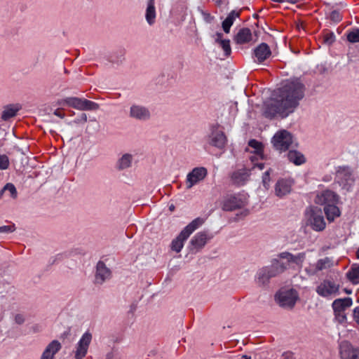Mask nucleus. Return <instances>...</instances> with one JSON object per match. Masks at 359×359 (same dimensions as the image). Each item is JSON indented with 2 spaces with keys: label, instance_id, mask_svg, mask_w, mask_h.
I'll list each match as a JSON object with an SVG mask.
<instances>
[{
  "label": "nucleus",
  "instance_id": "obj_45",
  "mask_svg": "<svg viewBox=\"0 0 359 359\" xmlns=\"http://www.w3.org/2000/svg\"><path fill=\"white\" fill-rule=\"evenodd\" d=\"M335 319L340 323H343L346 320V316L344 312H334Z\"/></svg>",
  "mask_w": 359,
  "mask_h": 359
},
{
  "label": "nucleus",
  "instance_id": "obj_19",
  "mask_svg": "<svg viewBox=\"0 0 359 359\" xmlns=\"http://www.w3.org/2000/svg\"><path fill=\"white\" fill-rule=\"evenodd\" d=\"M208 142L213 147L223 149L226 144V137L223 131L217 127H213L208 137Z\"/></svg>",
  "mask_w": 359,
  "mask_h": 359
},
{
  "label": "nucleus",
  "instance_id": "obj_33",
  "mask_svg": "<svg viewBox=\"0 0 359 359\" xmlns=\"http://www.w3.org/2000/svg\"><path fill=\"white\" fill-rule=\"evenodd\" d=\"M145 18L147 22L150 25H153L156 18V9L154 6V0H149L146 10Z\"/></svg>",
  "mask_w": 359,
  "mask_h": 359
},
{
  "label": "nucleus",
  "instance_id": "obj_44",
  "mask_svg": "<svg viewBox=\"0 0 359 359\" xmlns=\"http://www.w3.org/2000/svg\"><path fill=\"white\" fill-rule=\"evenodd\" d=\"M330 18L332 21H334L335 22H338L341 20L342 16L339 11H333L331 12V13L330 15Z\"/></svg>",
  "mask_w": 359,
  "mask_h": 359
},
{
  "label": "nucleus",
  "instance_id": "obj_46",
  "mask_svg": "<svg viewBox=\"0 0 359 359\" xmlns=\"http://www.w3.org/2000/svg\"><path fill=\"white\" fill-rule=\"evenodd\" d=\"M14 321L18 325H22L25 321V316L22 313H16L14 316Z\"/></svg>",
  "mask_w": 359,
  "mask_h": 359
},
{
  "label": "nucleus",
  "instance_id": "obj_29",
  "mask_svg": "<svg viewBox=\"0 0 359 359\" xmlns=\"http://www.w3.org/2000/svg\"><path fill=\"white\" fill-rule=\"evenodd\" d=\"M62 346L59 341L53 340L46 347L43 353L48 355L50 358L53 359L55 355L61 349Z\"/></svg>",
  "mask_w": 359,
  "mask_h": 359
},
{
  "label": "nucleus",
  "instance_id": "obj_15",
  "mask_svg": "<svg viewBox=\"0 0 359 359\" xmlns=\"http://www.w3.org/2000/svg\"><path fill=\"white\" fill-rule=\"evenodd\" d=\"M92 337V334L88 331L82 335L74 351L75 359H83L86 355Z\"/></svg>",
  "mask_w": 359,
  "mask_h": 359
},
{
  "label": "nucleus",
  "instance_id": "obj_2",
  "mask_svg": "<svg viewBox=\"0 0 359 359\" xmlns=\"http://www.w3.org/2000/svg\"><path fill=\"white\" fill-rule=\"evenodd\" d=\"M286 269L287 266L283 263H280L278 259H274L271 266L258 270L255 276V280L258 285H264L269 283L271 278L278 276Z\"/></svg>",
  "mask_w": 359,
  "mask_h": 359
},
{
  "label": "nucleus",
  "instance_id": "obj_38",
  "mask_svg": "<svg viewBox=\"0 0 359 359\" xmlns=\"http://www.w3.org/2000/svg\"><path fill=\"white\" fill-rule=\"evenodd\" d=\"M347 39L351 43L359 42V29L350 32L347 35Z\"/></svg>",
  "mask_w": 359,
  "mask_h": 359
},
{
  "label": "nucleus",
  "instance_id": "obj_1",
  "mask_svg": "<svg viewBox=\"0 0 359 359\" xmlns=\"http://www.w3.org/2000/svg\"><path fill=\"white\" fill-rule=\"evenodd\" d=\"M305 89V86L299 79H291L278 88V96L285 106V109L292 113L304 98Z\"/></svg>",
  "mask_w": 359,
  "mask_h": 359
},
{
  "label": "nucleus",
  "instance_id": "obj_5",
  "mask_svg": "<svg viewBox=\"0 0 359 359\" xmlns=\"http://www.w3.org/2000/svg\"><path fill=\"white\" fill-rule=\"evenodd\" d=\"M306 224L316 231H322L325 229L326 223L320 208L310 207L305 212Z\"/></svg>",
  "mask_w": 359,
  "mask_h": 359
},
{
  "label": "nucleus",
  "instance_id": "obj_50",
  "mask_svg": "<svg viewBox=\"0 0 359 359\" xmlns=\"http://www.w3.org/2000/svg\"><path fill=\"white\" fill-rule=\"evenodd\" d=\"M54 114L56 115L57 116L60 117V118H63L64 117V114H62L58 110H56L54 112Z\"/></svg>",
  "mask_w": 359,
  "mask_h": 359
},
{
  "label": "nucleus",
  "instance_id": "obj_51",
  "mask_svg": "<svg viewBox=\"0 0 359 359\" xmlns=\"http://www.w3.org/2000/svg\"><path fill=\"white\" fill-rule=\"evenodd\" d=\"M40 359H52V358H50V357H49L48 355L42 353V355H41Z\"/></svg>",
  "mask_w": 359,
  "mask_h": 359
},
{
  "label": "nucleus",
  "instance_id": "obj_34",
  "mask_svg": "<svg viewBox=\"0 0 359 359\" xmlns=\"http://www.w3.org/2000/svg\"><path fill=\"white\" fill-rule=\"evenodd\" d=\"M346 277L354 285L359 283V265L354 264L346 273Z\"/></svg>",
  "mask_w": 359,
  "mask_h": 359
},
{
  "label": "nucleus",
  "instance_id": "obj_55",
  "mask_svg": "<svg viewBox=\"0 0 359 359\" xmlns=\"http://www.w3.org/2000/svg\"><path fill=\"white\" fill-rule=\"evenodd\" d=\"M299 0H287V1L289 2H292V3H295L297 1H298Z\"/></svg>",
  "mask_w": 359,
  "mask_h": 359
},
{
  "label": "nucleus",
  "instance_id": "obj_22",
  "mask_svg": "<svg viewBox=\"0 0 359 359\" xmlns=\"http://www.w3.org/2000/svg\"><path fill=\"white\" fill-rule=\"evenodd\" d=\"M250 177V170L243 168L234 171L231 175V180L234 184L238 186L243 185Z\"/></svg>",
  "mask_w": 359,
  "mask_h": 359
},
{
  "label": "nucleus",
  "instance_id": "obj_14",
  "mask_svg": "<svg viewBox=\"0 0 359 359\" xmlns=\"http://www.w3.org/2000/svg\"><path fill=\"white\" fill-rule=\"evenodd\" d=\"M128 116L133 120L143 122L148 121L151 118V112L144 105L133 104L129 108Z\"/></svg>",
  "mask_w": 359,
  "mask_h": 359
},
{
  "label": "nucleus",
  "instance_id": "obj_7",
  "mask_svg": "<svg viewBox=\"0 0 359 359\" xmlns=\"http://www.w3.org/2000/svg\"><path fill=\"white\" fill-rule=\"evenodd\" d=\"M61 104L67 105L77 110H90L94 111L99 109V104L95 102L76 97H69L62 100Z\"/></svg>",
  "mask_w": 359,
  "mask_h": 359
},
{
  "label": "nucleus",
  "instance_id": "obj_17",
  "mask_svg": "<svg viewBox=\"0 0 359 359\" xmlns=\"http://www.w3.org/2000/svg\"><path fill=\"white\" fill-rule=\"evenodd\" d=\"M212 238V235H210L206 231H200L197 233L190 241V250L198 252L201 250L208 243L209 240Z\"/></svg>",
  "mask_w": 359,
  "mask_h": 359
},
{
  "label": "nucleus",
  "instance_id": "obj_21",
  "mask_svg": "<svg viewBox=\"0 0 359 359\" xmlns=\"http://www.w3.org/2000/svg\"><path fill=\"white\" fill-rule=\"evenodd\" d=\"M271 55V51L266 43H262L254 50V56L258 62H262L267 60Z\"/></svg>",
  "mask_w": 359,
  "mask_h": 359
},
{
  "label": "nucleus",
  "instance_id": "obj_56",
  "mask_svg": "<svg viewBox=\"0 0 359 359\" xmlns=\"http://www.w3.org/2000/svg\"><path fill=\"white\" fill-rule=\"evenodd\" d=\"M356 255H357V258L359 259V247H358V249L356 252Z\"/></svg>",
  "mask_w": 359,
  "mask_h": 359
},
{
  "label": "nucleus",
  "instance_id": "obj_23",
  "mask_svg": "<svg viewBox=\"0 0 359 359\" xmlns=\"http://www.w3.org/2000/svg\"><path fill=\"white\" fill-rule=\"evenodd\" d=\"M111 276L110 270L105 266L104 262H99L97 264L95 280L97 283L102 284Z\"/></svg>",
  "mask_w": 359,
  "mask_h": 359
},
{
  "label": "nucleus",
  "instance_id": "obj_35",
  "mask_svg": "<svg viewBox=\"0 0 359 359\" xmlns=\"http://www.w3.org/2000/svg\"><path fill=\"white\" fill-rule=\"evenodd\" d=\"M239 17V13L236 12L235 11H232L228 15L226 18L222 22V29L226 33H229L230 31V28L233 24L236 18Z\"/></svg>",
  "mask_w": 359,
  "mask_h": 359
},
{
  "label": "nucleus",
  "instance_id": "obj_53",
  "mask_svg": "<svg viewBox=\"0 0 359 359\" xmlns=\"http://www.w3.org/2000/svg\"><path fill=\"white\" fill-rule=\"evenodd\" d=\"M82 119H83L84 121H87V116H86V114H82Z\"/></svg>",
  "mask_w": 359,
  "mask_h": 359
},
{
  "label": "nucleus",
  "instance_id": "obj_13",
  "mask_svg": "<svg viewBox=\"0 0 359 359\" xmlns=\"http://www.w3.org/2000/svg\"><path fill=\"white\" fill-rule=\"evenodd\" d=\"M208 175V170L204 167H196L190 171L186 177V187L187 189L202 182Z\"/></svg>",
  "mask_w": 359,
  "mask_h": 359
},
{
  "label": "nucleus",
  "instance_id": "obj_30",
  "mask_svg": "<svg viewBox=\"0 0 359 359\" xmlns=\"http://www.w3.org/2000/svg\"><path fill=\"white\" fill-rule=\"evenodd\" d=\"M222 33H217L215 34V42L219 45L223 49L225 56L230 55L231 53V48L230 46V41L222 39Z\"/></svg>",
  "mask_w": 359,
  "mask_h": 359
},
{
  "label": "nucleus",
  "instance_id": "obj_25",
  "mask_svg": "<svg viewBox=\"0 0 359 359\" xmlns=\"http://www.w3.org/2000/svg\"><path fill=\"white\" fill-rule=\"evenodd\" d=\"M352 299L349 297L335 299L332 304L334 312H345L352 305Z\"/></svg>",
  "mask_w": 359,
  "mask_h": 359
},
{
  "label": "nucleus",
  "instance_id": "obj_31",
  "mask_svg": "<svg viewBox=\"0 0 359 359\" xmlns=\"http://www.w3.org/2000/svg\"><path fill=\"white\" fill-rule=\"evenodd\" d=\"M20 108L21 107L19 104H11L6 106L2 111L1 118L4 121H7L11 118L14 117Z\"/></svg>",
  "mask_w": 359,
  "mask_h": 359
},
{
  "label": "nucleus",
  "instance_id": "obj_42",
  "mask_svg": "<svg viewBox=\"0 0 359 359\" xmlns=\"http://www.w3.org/2000/svg\"><path fill=\"white\" fill-rule=\"evenodd\" d=\"M305 271L309 276L316 275L319 272V270L317 269L316 263L313 264H309V266L305 268Z\"/></svg>",
  "mask_w": 359,
  "mask_h": 359
},
{
  "label": "nucleus",
  "instance_id": "obj_10",
  "mask_svg": "<svg viewBox=\"0 0 359 359\" xmlns=\"http://www.w3.org/2000/svg\"><path fill=\"white\" fill-rule=\"evenodd\" d=\"M271 142L276 150L285 151L292 144V136L288 131L282 130L274 135Z\"/></svg>",
  "mask_w": 359,
  "mask_h": 359
},
{
  "label": "nucleus",
  "instance_id": "obj_48",
  "mask_svg": "<svg viewBox=\"0 0 359 359\" xmlns=\"http://www.w3.org/2000/svg\"><path fill=\"white\" fill-rule=\"evenodd\" d=\"M353 315L356 322L359 324V306L354 309Z\"/></svg>",
  "mask_w": 359,
  "mask_h": 359
},
{
  "label": "nucleus",
  "instance_id": "obj_9",
  "mask_svg": "<svg viewBox=\"0 0 359 359\" xmlns=\"http://www.w3.org/2000/svg\"><path fill=\"white\" fill-rule=\"evenodd\" d=\"M316 292L322 297L332 299L339 294V285L333 280L325 279L316 287Z\"/></svg>",
  "mask_w": 359,
  "mask_h": 359
},
{
  "label": "nucleus",
  "instance_id": "obj_54",
  "mask_svg": "<svg viewBox=\"0 0 359 359\" xmlns=\"http://www.w3.org/2000/svg\"><path fill=\"white\" fill-rule=\"evenodd\" d=\"M111 353L107 354V359H111Z\"/></svg>",
  "mask_w": 359,
  "mask_h": 359
},
{
  "label": "nucleus",
  "instance_id": "obj_20",
  "mask_svg": "<svg viewBox=\"0 0 359 359\" xmlns=\"http://www.w3.org/2000/svg\"><path fill=\"white\" fill-rule=\"evenodd\" d=\"M339 355L341 359H359V348L348 341H342L339 345Z\"/></svg>",
  "mask_w": 359,
  "mask_h": 359
},
{
  "label": "nucleus",
  "instance_id": "obj_24",
  "mask_svg": "<svg viewBox=\"0 0 359 359\" xmlns=\"http://www.w3.org/2000/svg\"><path fill=\"white\" fill-rule=\"evenodd\" d=\"M291 186L292 183L290 181L284 179L279 180L275 187L276 194L279 197L286 195L290 192Z\"/></svg>",
  "mask_w": 359,
  "mask_h": 359
},
{
  "label": "nucleus",
  "instance_id": "obj_49",
  "mask_svg": "<svg viewBox=\"0 0 359 359\" xmlns=\"http://www.w3.org/2000/svg\"><path fill=\"white\" fill-rule=\"evenodd\" d=\"M202 14L203 15V16L205 17V19L207 20V21H210L209 19L211 18V16L209 13H205V12H203L202 11Z\"/></svg>",
  "mask_w": 359,
  "mask_h": 359
},
{
  "label": "nucleus",
  "instance_id": "obj_8",
  "mask_svg": "<svg viewBox=\"0 0 359 359\" xmlns=\"http://www.w3.org/2000/svg\"><path fill=\"white\" fill-rule=\"evenodd\" d=\"M336 178L343 189L347 191H350L352 189L355 178L350 167L339 166L336 170Z\"/></svg>",
  "mask_w": 359,
  "mask_h": 359
},
{
  "label": "nucleus",
  "instance_id": "obj_41",
  "mask_svg": "<svg viewBox=\"0 0 359 359\" xmlns=\"http://www.w3.org/2000/svg\"><path fill=\"white\" fill-rule=\"evenodd\" d=\"M16 229L15 225L11 224L10 225H5L0 226V233H8L15 231Z\"/></svg>",
  "mask_w": 359,
  "mask_h": 359
},
{
  "label": "nucleus",
  "instance_id": "obj_18",
  "mask_svg": "<svg viewBox=\"0 0 359 359\" xmlns=\"http://www.w3.org/2000/svg\"><path fill=\"white\" fill-rule=\"evenodd\" d=\"M338 199V195L334 191L324 190L317 194L315 198V203L325 207L333 203H337Z\"/></svg>",
  "mask_w": 359,
  "mask_h": 359
},
{
  "label": "nucleus",
  "instance_id": "obj_32",
  "mask_svg": "<svg viewBox=\"0 0 359 359\" xmlns=\"http://www.w3.org/2000/svg\"><path fill=\"white\" fill-rule=\"evenodd\" d=\"M133 161V156L132 154H124L117 161L118 169L123 170L131 167Z\"/></svg>",
  "mask_w": 359,
  "mask_h": 359
},
{
  "label": "nucleus",
  "instance_id": "obj_16",
  "mask_svg": "<svg viewBox=\"0 0 359 359\" xmlns=\"http://www.w3.org/2000/svg\"><path fill=\"white\" fill-rule=\"evenodd\" d=\"M278 258L280 259H285L287 262V265L283 264L285 266H290L292 265H295L298 268H302V264L306 259V252H299L296 255H293L289 252L285 251L280 252L277 255Z\"/></svg>",
  "mask_w": 359,
  "mask_h": 359
},
{
  "label": "nucleus",
  "instance_id": "obj_26",
  "mask_svg": "<svg viewBox=\"0 0 359 359\" xmlns=\"http://www.w3.org/2000/svg\"><path fill=\"white\" fill-rule=\"evenodd\" d=\"M252 39V32L249 28L241 29L235 36L237 43L243 44L250 42Z\"/></svg>",
  "mask_w": 359,
  "mask_h": 359
},
{
  "label": "nucleus",
  "instance_id": "obj_27",
  "mask_svg": "<svg viewBox=\"0 0 359 359\" xmlns=\"http://www.w3.org/2000/svg\"><path fill=\"white\" fill-rule=\"evenodd\" d=\"M290 162L296 165H300L306 162V158L301 152L297 150H290L287 154Z\"/></svg>",
  "mask_w": 359,
  "mask_h": 359
},
{
  "label": "nucleus",
  "instance_id": "obj_37",
  "mask_svg": "<svg viewBox=\"0 0 359 359\" xmlns=\"http://www.w3.org/2000/svg\"><path fill=\"white\" fill-rule=\"evenodd\" d=\"M8 191L10 194V196L13 198H15L17 197L18 193L15 187L11 184L8 183L5 185L4 189L0 191V197L4 193Z\"/></svg>",
  "mask_w": 359,
  "mask_h": 359
},
{
  "label": "nucleus",
  "instance_id": "obj_47",
  "mask_svg": "<svg viewBox=\"0 0 359 359\" xmlns=\"http://www.w3.org/2000/svg\"><path fill=\"white\" fill-rule=\"evenodd\" d=\"M283 359H294V353L291 351H286L282 354Z\"/></svg>",
  "mask_w": 359,
  "mask_h": 359
},
{
  "label": "nucleus",
  "instance_id": "obj_40",
  "mask_svg": "<svg viewBox=\"0 0 359 359\" xmlns=\"http://www.w3.org/2000/svg\"><path fill=\"white\" fill-rule=\"evenodd\" d=\"M271 171V169H269L268 170H266L263 176H262V183H263V185L264 187H265V189H268L270 187V178H269V175H270V172Z\"/></svg>",
  "mask_w": 359,
  "mask_h": 359
},
{
  "label": "nucleus",
  "instance_id": "obj_43",
  "mask_svg": "<svg viewBox=\"0 0 359 359\" xmlns=\"http://www.w3.org/2000/svg\"><path fill=\"white\" fill-rule=\"evenodd\" d=\"M323 41L327 44H332L335 41V36L332 32H327L323 36Z\"/></svg>",
  "mask_w": 359,
  "mask_h": 359
},
{
  "label": "nucleus",
  "instance_id": "obj_6",
  "mask_svg": "<svg viewBox=\"0 0 359 359\" xmlns=\"http://www.w3.org/2000/svg\"><path fill=\"white\" fill-rule=\"evenodd\" d=\"M298 299V293L294 289L282 288L275 294L276 303L284 309H292Z\"/></svg>",
  "mask_w": 359,
  "mask_h": 359
},
{
  "label": "nucleus",
  "instance_id": "obj_28",
  "mask_svg": "<svg viewBox=\"0 0 359 359\" xmlns=\"http://www.w3.org/2000/svg\"><path fill=\"white\" fill-rule=\"evenodd\" d=\"M324 212L328 221L333 222L334 219L340 215V210L337 203H333L324 207Z\"/></svg>",
  "mask_w": 359,
  "mask_h": 359
},
{
  "label": "nucleus",
  "instance_id": "obj_36",
  "mask_svg": "<svg viewBox=\"0 0 359 359\" xmlns=\"http://www.w3.org/2000/svg\"><path fill=\"white\" fill-rule=\"evenodd\" d=\"M334 264V261L332 258L330 257H324L323 259H320L316 262L317 269L320 271L329 269L332 267Z\"/></svg>",
  "mask_w": 359,
  "mask_h": 359
},
{
  "label": "nucleus",
  "instance_id": "obj_4",
  "mask_svg": "<svg viewBox=\"0 0 359 359\" xmlns=\"http://www.w3.org/2000/svg\"><path fill=\"white\" fill-rule=\"evenodd\" d=\"M290 114V111L285 109V106L280 101L277 95L276 99L266 101L263 107V115L268 118L272 119L276 116L281 118H286Z\"/></svg>",
  "mask_w": 359,
  "mask_h": 359
},
{
  "label": "nucleus",
  "instance_id": "obj_12",
  "mask_svg": "<svg viewBox=\"0 0 359 359\" xmlns=\"http://www.w3.org/2000/svg\"><path fill=\"white\" fill-rule=\"evenodd\" d=\"M248 147L253 149V151H251L253 154L250 156V160L252 165V169L257 168L260 170H263L264 164L258 162L259 160L263 159V144L256 140H251L248 142Z\"/></svg>",
  "mask_w": 359,
  "mask_h": 359
},
{
  "label": "nucleus",
  "instance_id": "obj_52",
  "mask_svg": "<svg viewBox=\"0 0 359 359\" xmlns=\"http://www.w3.org/2000/svg\"><path fill=\"white\" fill-rule=\"evenodd\" d=\"M241 358L242 359H251V356L248 355H242Z\"/></svg>",
  "mask_w": 359,
  "mask_h": 359
},
{
  "label": "nucleus",
  "instance_id": "obj_39",
  "mask_svg": "<svg viewBox=\"0 0 359 359\" xmlns=\"http://www.w3.org/2000/svg\"><path fill=\"white\" fill-rule=\"evenodd\" d=\"M10 161L8 157L6 154H0V170H4L8 168Z\"/></svg>",
  "mask_w": 359,
  "mask_h": 359
},
{
  "label": "nucleus",
  "instance_id": "obj_11",
  "mask_svg": "<svg viewBox=\"0 0 359 359\" xmlns=\"http://www.w3.org/2000/svg\"><path fill=\"white\" fill-rule=\"evenodd\" d=\"M247 198L244 194H236L226 196L222 202V209L225 211H232L245 207Z\"/></svg>",
  "mask_w": 359,
  "mask_h": 359
},
{
  "label": "nucleus",
  "instance_id": "obj_3",
  "mask_svg": "<svg viewBox=\"0 0 359 359\" xmlns=\"http://www.w3.org/2000/svg\"><path fill=\"white\" fill-rule=\"evenodd\" d=\"M204 223V219L201 217H197L186 226L180 234L171 243L172 250L180 252L184 247V242L190 235L198 229Z\"/></svg>",
  "mask_w": 359,
  "mask_h": 359
}]
</instances>
